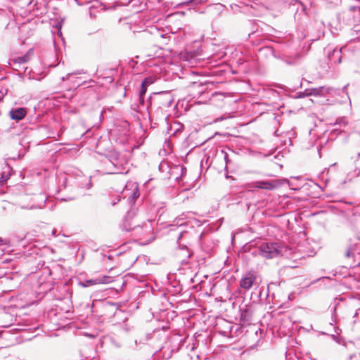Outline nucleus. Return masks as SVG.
Instances as JSON below:
<instances>
[{
  "mask_svg": "<svg viewBox=\"0 0 360 360\" xmlns=\"http://www.w3.org/2000/svg\"><path fill=\"white\" fill-rule=\"evenodd\" d=\"M107 168L109 174H127L129 171V162L126 155L122 153L112 150L106 156Z\"/></svg>",
  "mask_w": 360,
  "mask_h": 360,
  "instance_id": "nucleus-1",
  "label": "nucleus"
},
{
  "mask_svg": "<svg viewBox=\"0 0 360 360\" xmlns=\"http://www.w3.org/2000/svg\"><path fill=\"white\" fill-rule=\"evenodd\" d=\"M122 229L126 231H132L134 236L139 239H146V244L150 243L155 238L153 224L150 221L146 222L142 226L137 225L131 227L126 219L122 225Z\"/></svg>",
  "mask_w": 360,
  "mask_h": 360,
  "instance_id": "nucleus-2",
  "label": "nucleus"
},
{
  "mask_svg": "<svg viewBox=\"0 0 360 360\" xmlns=\"http://www.w3.org/2000/svg\"><path fill=\"white\" fill-rule=\"evenodd\" d=\"M282 252V247L278 243H262L258 247V254L266 259L278 257Z\"/></svg>",
  "mask_w": 360,
  "mask_h": 360,
  "instance_id": "nucleus-3",
  "label": "nucleus"
},
{
  "mask_svg": "<svg viewBox=\"0 0 360 360\" xmlns=\"http://www.w3.org/2000/svg\"><path fill=\"white\" fill-rule=\"evenodd\" d=\"M173 102L172 98L168 93L155 94L153 96H150L146 103V109L148 110L153 105H158V108H165L171 106Z\"/></svg>",
  "mask_w": 360,
  "mask_h": 360,
  "instance_id": "nucleus-4",
  "label": "nucleus"
},
{
  "mask_svg": "<svg viewBox=\"0 0 360 360\" xmlns=\"http://www.w3.org/2000/svg\"><path fill=\"white\" fill-rule=\"evenodd\" d=\"M122 194L124 195V199L127 198L129 203H134V200L140 195L138 185L131 182L127 183Z\"/></svg>",
  "mask_w": 360,
  "mask_h": 360,
  "instance_id": "nucleus-5",
  "label": "nucleus"
},
{
  "mask_svg": "<svg viewBox=\"0 0 360 360\" xmlns=\"http://www.w3.org/2000/svg\"><path fill=\"white\" fill-rule=\"evenodd\" d=\"M356 255H360V237L350 238L345 252V257L348 259L354 258Z\"/></svg>",
  "mask_w": 360,
  "mask_h": 360,
  "instance_id": "nucleus-6",
  "label": "nucleus"
},
{
  "mask_svg": "<svg viewBox=\"0 0 360 360\" xmlns=\"http://www.w3.org/2000/svg\"><path fill=\"white\" fill-rule=\"evenodd\" d=\"M112 278L108 276H99L95 278L86 279L84 281H79V285L86 288L97 284H108L112 281Z\"/></svg>",
  "mask_w": 360,
  "mask_h": 360,
  "instance_id": "nucleus-7",
  "label": "nucleus"
},
{
  "mask_svg": "<svg viewBox=\"0 0 360 360\" xmlns=\"http://www.w3.org/2000/svg\"><path fill=\"white\" fill-rule=\"evenodd\" d=\"M345 46H342L341 48H333L330 50V47H327L328 49V58L330 60L331 63L334 64H340L342 62V49H344Z\"/></svg>",
  "mask_w": 360,
  "mask_h": 360,
  "instance_id": "nucleus-8",
  "label": "nucleus"
},
{
  "mask_svg": "<svg viewBox=\"0 0 360 360\" xmlns=\"http://www.w3.org/2000/svg\"><path fill=\"white\" fill-rule=\"evenodd\" d=\"M256 277L252 272L246 273L240 279V286L245 290H250L255 282Z\"/></svg>",
  "mask_w": 360,
  "mask_h": 360,
  "instance_id": "nucleus-9",
  "label": "nucleus"
},
{
  "mask_svg": "<svg viewBox=\"0 0 360 360\" xmlns=\"http://www.w3.org/2000/svg\"><path fill=\"white\" fill-rule=\"evenodd\" d=\"M152 83H153V80H152L151 77L145 78L141 83V85L140 87V91H139V101L140 104L143 106H144V105H145L144 96L147 91V86Z\"/></svg>",
  "mask_w": 360,
  "mask_h": 360,
  "instance_id": "nucleus-10",
  "label": "nucleus"
},
{
  "mask_svg": "<svg viewBox=\"0 0 360 360\" xmlns=\"http://www.w3.org/2000/svg\"><path fill=\"white\" fill-rule=\"evenodd\" d=\"M26 114L27 110L25 108H13L9 112L11 118L17 122L22 120Z\"/></svg>",
  "mask_w": 360,
  "mask_h": 360,
  "instance_id": "nucleus-11",
  "label": "nucleus"
},
{
  "mask_svg": "<svg viewBox=\"0 0 360 360\" xmlns=\"http://www.w3.org/2000/svg\"><path fill=\"white\" fill-rule=\"evenodd\" d=\"M32 51V49H30L26 54H25L22 56L16 57L15 58H13L10 60L9 65H19L22 66L27 63L30 59V53Z\"/></svg>",
  "mask_w": 360,
  "mask_h": 360,
  "instance_id": "nucleus-12",
  "label": "nucleus"
},
{
  "mask_svg": "<svg viewBox=\"0 0 360 360\" xmlns=\"http://www.w3.org/2000/svg\"><path fill=\"white\" fill-rule=\"evenodd\" d=\"M332 88L326 86H319L317 88L310 89V91L312 93V96H325L326 94H329Z\"/></svg>",
  "mask_w": 360,
  "mask_h": 360,
  "instance_id": "nucleus-13",
  "label": "nucleus"
},
{
  "mask_svg": "<svg viewBox=\"0 0 360 360\" xmlns=\"http://www.w3.org/2000/svg\"><path fill=\"white\" fill-rule=\"evenodd\" d=\"M276 187V185L269 181H259L255 182V188H262L265 190H272Z\"/></svg>",
  "mask_w": 360,
  "mask_h": 360,
  "instance_id": "nucleus-14",
  "label": "nucleus"
},
{
  "mask_svg": "<svg viewBox=\"0 0 360 360\" xmlns=\"http://www.w3.org/2000/svg\"><path fill=\"white\" fill-rule=\"evenodd\" d=\"M240 321L243 323H248L251 321L252 312L249 309H240Z\"/></svg>",
  "mask_w": 360,
  "mask_h": 360,
  "instance_id": "nucleus-15",
  "label": "nucleus"
},
{
  "mask_svg": "<svg viewBox=\"0 0 360 360\" xmlns=\"http://www.w3.org/2000/svg\"><path fill=\"white\" fill-rule=\"evenodd\" d=\"M169 36H166L159 31H157V34L155 36L156 41L160 43V45L167 44L169 41Z\"/></svg>",
  "mask_w": 360,
  "mask_h": 360,
  "instance_id": "nucleus-16",
  "label": "nucleus"
},
{
  "mask_svg": "<svg viewBox=\"0 0 360 360\" xmlns=\"http://www.w3.org/2000/svg\"><path fill=\"white\" fill-rule=\"evenodd\" d=\"M12 242L13 243H18L20 245L22 246V247H25V243H24V240H25V237L24 238H20L19 236H15L12 238Z\"/></svg>",
  "mask_w": 360,
  "mask_h": 360,
  "instance_id": "nucleus-17",
  "label": "nucleus"
},
{
  "mask_svg": "<svg viewBox=\"0 0 360 360\" xmlns=\"http://www.w3.org/2000/svg\"><path fill=\"white\" fill-rule=\"evenodd\" d=\"M193 88H199L200 89L199 94H202L205 90V84H203L202 83L195 82V83H193Z\"/></svg>",
  "mask_w": 360,
  "mask_h": 360,
  "instance_id": "nucleus-18",
  "label": "nucleus"
},
{
  "mask_svg": "<svg viewBox=\"0 0 360 360\" xmlns=\"http://www.w3.org/2000/svg\"><path fill=\"white\" fill-rule=\"evenodd\" d=\"M347 124V122L346 121V119L345 117H340L337 120L336 122L334 124V125L339 124V125H346Z\"/></svg>",
  "mask_w": 360,
  "mask_h": 360,
  "instance_id": "nucleus-19",
  "label": "nucleus"
},
{
  "mask_svg": "<svg viewBox=\"0 0 360 360\" xmlns=\"http://www.w3.org/2000/svg\"><path fill=\"white\" fill-rule=\"evenodd\" d=\"M207 0H190L189 3L193 6H197L206 2Z\"/></svg>",
  "mask_w": 360,
  "mask_h": 360,
  "instance_id": "nucleus-20",
  "label": "nucleus"
},
{
  "mask_svg": "<svg viewBox=\"0 0 360 360\" xmlns=\"http://www.w3.org/2000/svg\"><path fill=\"white\" fill-rule=\"evenodd\" d=\"M182 252L187 259L189 258L191 255V253H190L186 246H184V248H182Z\"/></svg>",
  "mask_w": 360,
  "mask_h": 360,
  "instance_id": "nucleus-21",
  "label": "nucleus"
},
{
  "mask_svg": "<svg viewBox=\"0 0 360 360\" xmlns=\"http://www.w3.org/2000/svg\"><path fill=\"white\" fill-rule=\"evenodd\" d=\"M122 196L120 195H117L112 200V205H115L117 203H118L121 200Z\"/></svg>",
  "mask_w": 360,
  "mask_h": 360,
  "instance_id": "nucleus-22",
  "label": "nucleus"
},
{
  "mask_svg": "<svg viewBox=\"0 0 360 360\" xmlns=\"http://www.w3.org/2000/svg\"><path fill=\"white\" fill-rule=\"evenodd\" d=\"M312 96V93L311 92L310 89H305L303 91V96Z\"/></svg>",
  "mask_w": 360,
  "mask_h": 360,
  "instance_id": "nucleus-23",
  "label": "nucleus"
},
{
  "mask_svg": "<svg viewBox=\"0 0 360 360\" xmlns=\"http://www.w3.org/2000/svg\"><path fill=\"white\" fill-rule=\"evenodd\" d=\"M20 207H21V208H22V209H30V210H32V209H34V208H35V207H35L34 205H30V206H29V205L25 206V205H20Z\"/></svg>",
  "mask_w": 360,
  "mask_h": 360,
  "instance_id": "nucleus-24",
  "label": "nucleus"
},
{
  "mask_svg": "<svg viewBox=\"0 0 360 360\" xmlns=\"http://www.w3.org/2000/svg\"><path fill=\"white\" fill-rule=\"evenodd\" d=\"M167 164V162H162L160 165H159V169L160 170H162V171H164V167L165 166H166Z\"/></svg>",
  "mask_w": 360,
  "mask_h": 360,
  "instance_id": "nucleus-25",
  "label": "nucleus"
},
{
  "mask_svg": "<svg viewBox=\"0 0 360 360\" xmlns=\"http://www.w3.org/2000/svg\"><path fill=\"white\" fill-rule=\"evenodd\" d=\"M11 67H13V68L15 70H18V69L21 68V66L19 67V65H11ZM22 68H24L25 69V72L26 71V69L27 68H24V67H22Z\"/></svg>",
  "mask_w": 360,
  "mask_h": 360,
  "instance_id": "nucleus-26",
  "label": "nucleus"
},
{
  "mask_svg": "<svg viewBox=\"0 0 360 360\" xmlns=\"http://www.w3.org/2000/svg\"><path fill=\"white\" fill-rule=\"evenodd\" d=\"M4 240L3 239L0 238V251H1V252L4 250V249L1 248L2 245L4 244Z\"/></svg>",
  "mask_w": 360,
  "mask_h": 360,
  "instance_id": "nucleus-27",
  "label": "nucleus"
},
{
  "mask_svg": "<svg viewBox=\"0 0 360 360\" xmlns=\"http://www.w3.org/2000/svg\"><path fill=\"white\" fill-rule=\"evenodd\" d=\"M346 89H347V86H345L342 89V90H341V91H342V92H345V93L346 94V95H347V98H349V96H348V93L346 91Z\"/></svg>",
  "mask_w": 360,
  "mask_h": 360,
  "instance_id": "nucleus-28",
  "label": "nucleus"
},
{
  "mask_svg": "<svg viewBox=\"0 0 360 360\" xmlns=\"http://www.w3.org/2000/svg\"><path fill=\"white\" fill-rule=\"evenodd\" d=\"M331 338H332L335 341H336V342H338V338L336 335H331Z\"/></svg>",
  "mask_w": 360,
  "mask_h": 360,
  "instance_id": "nucleus-29",
  "label": "nucleus"
},
{
  "mask_svg": "<svg viewBox=\"0 0 360 360\" xmlns=\"http://www.w3.org/2000/svg\"><path fill=\"white\" fill-rule=\"evenodd\" d=\"M224 160L226 162V163L227 164L228 162V154L227 153H224Z\"/></svg>",
  "mask_w": 360,
  "mask_h": 360,
  "instance_id": "nucleus-30",
  "label": "nucleus"
},
{
  "mask_svg": "<svg viewBox=\"0 0 360 360\" xmlns=\"http://www.w3.org/2000/svg\"><path fill=\"white\" fill-rule=\"evenodd\" d=\"M298 97H299V98H302V97H304V96H303V92H300V94H299V96H298Z\"/></svg>",
  "mask_w": 360,
  "mask_h": 360,
  "instance_id": "nucleus-31",
  "label": "nucleus"
},
{
  "mask_svg": "<svg viewBox=\"0 0 360 360\" xmlns=\"http://www.w3.org/2000/svg\"><path fill=\"white\" fill-rule=\"evenodd\" d=\"M182 233H183V232H181V233H180V235L179 236L178 240L181 238V236H182Z\"/></svg>",
  "mask_w": 360,
  "mask_h": 360,
  "instance_id": "nucleus-32",
  "label": "nucleus"
},
{
  "mask_svg": "<svg viewBox=\"0 0 360 360\" xmlns=\"http://www.w3.org/2000/svg\"><path fill=\"white\" fill-rule=\"evenodd\" d=\"M89 13H90V15L92 16V11L91 10H90Z\"/></svg>",
  "mask_w": 360,
  "mask_h": 360,
  "instance_id": "nucleus-33",
  "label": "nucleus"
},
{
  "mask_svg": "<svg viewBox=\"0 0 360 360\" xmlns=\"http://www.w3.org/2000/svg\"><path fill=\"white\" fill-rule=\"evenodd\" d=\"M338 130H339V129H336V128L333 129V131H338Z\"/></svg>",
  "mask_w": 360,
  "mask_h": 360,
  "instance_id": "nucleus-34",
  "label": "nucleus"
},
{
  "mask_svg": "<svg viewBox=\"0 0 360 360\" xmlns=\"http://www.w3.org/2000/svg\"><path fill=\"white\" fill-rule=\"evenodd\" d=\"M77 3V4L80 5L81 4L79 2H78L77 0H75Z\"/></svg>",
  "mask_w": 360,
  "mask_h": 360,
  "instance_id": "nucleus-35",
  "label": "nucleus"
},
{
  "mask_svg": "<svg viewBox=\"0 0 360 360\" xmlns=\"http://www.w3.org/2000/svg\"><path fill=\"white\" fill-rule=\"evenodd\" d=\"M170 357V354H168V356H167V358H169Z\"/></svg>",
  "mask_w": 360,
  "mask_h": 360,
  "instance_id": "nucleus-36",
  "label": "nucleus"
},
{
  "mask_svg": "<svg viewBox=\"0 0 360 360\" xmlns=\"http://www.w3.org/2000/svg\"><path fill=\"white\" fill-rule=\"evenodd\" d=\"M359 134H360V133H359Z\"/></svg>",
  "mask_w": 360,
  "mask_h": 360,
  "instance_id": "nucleus-37",
  "label": "nucleus"
}]
</instances>
